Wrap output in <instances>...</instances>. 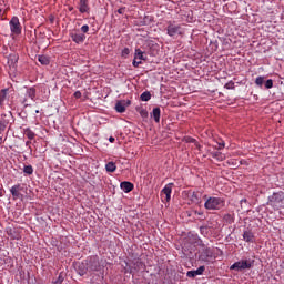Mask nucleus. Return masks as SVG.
Wrapping results in <instances>:
<instances>
[{"instance_id":"obj_39","label":"nucleus","mask_w":284,"mask_h":284,"mask_svg":"<svg viewBox=\"0 0 284 284\" xmlns=\"http://www.w3.org/2000/svg\"><path fill=\"white\" fill-rule=\"evenodd\" d=\"M225 148V142L219 143V146H215V150H223Z\"/></svg>"},{"instance_id":"obj_40","label":"nucleus","mask_w":284,"mask_h":284,"mask_svg":"<svg viewBox=\"0 0 284 284\" xmlns=\"http://www.w3.org/2000/svg\"><path fill=\"white\" fill-rule=\"evenodd\" d=\"M195 214H197V216H201V219H205V214L203 213V211H195Z\"/></svg>"},{"instance_id":"obj_45","label":"nucleus","mask_w":284,"mask_h":284,"mask_svg":"<svg viewBox=\"0 0 284 284\" xmlns=\"http://www.w3.org/2000/svg\"><path fill=\"white\" fill-rule=\"evenodd\" d=\"M30 143H32V142H30V141H27V142H26V145H30Z\"/></svg>"},{"instance_id":"obj_17","label":"nucleus","mask_w":284,"mask_h":284,"mask_svg":"<svg viewBox=\"0 0 284 284\" xmlns=\"http://www.w3.org/2000/svg\"><path fill=\"white\" fill-rule=\"evenodd\" d=\"M120 187L122 191L125 192V194H128L129 192H132V190H134V184H132L131 182L124 181V182H121Z\"/></svg>"},{"instance_id":"obj_35","label":"nucleus","mask_w":284,"mask_h":284,"mask_svg":"<svg viewBox=\"0 0 284 284\" xmlns=\"http://www.w3.org/2000/svg\"><path fill=\"white\" fill-rule=\"evenodd\" d=\"M226 90H234V81H230L225 84Z\"/></svg>"},{"instance_id":"obj_23","label":"nucleus","mask_w":284,"mask_h":284,"mask_svg":"<svg viewBox=\"0 0 284 284\" xmlns=\"http://www.w3.org/2000/svg\"><path fill=\"white\" fill-rule=\"evenodd\" d=\"M38 61L41 65H50V59L45 55H39Z\"/></svg>"},{"instance_id":"obj_16","label":"nucleus","mask_w":284,"mask_h":284,"mask_svg":"<svg viewBox=\"0 0 284 284\" xmlns=\"http://www.w3.org/2000/svg\"><path fill=\"white\" fill-rule=\"evenodd\" d=\"M17 63H19V54H17V53L10 54L9 58H8V65L10 68L16 69L17 68Z\"/></svg>"},{"instance_id":"obj_43","label":"nucleus","mask_w":284,"mask_h":284,"mask_svg":"<svg viewBox=\"0 0 284 284\" xmlns=\"http://www.w3.org/2000/svg\"><path fill=\"white\" fill-rule=\"evenodd\" d=\"M109 141H110V143H114V141H115L114 136H110Z\"/></svg>"},{"instance_id":"obj_28","label":"nucleus","mask_w":284,"mask_h":284,"mask_svg":"<svg viewBox=\"0 0 284 284\" xmlns=\"http://www.w3.org/2000/svg\"><path fill=\"white\" fill-rule=\"evenodd\" d=\"M224 221L225 223H229V225H232V223H234V214H230V213L225 214Z\"/></svg>"},{"instance_id":"obj_37","label":"nucleus","mask_w":284,"mask_h":284,"mask_svg":"<svg viewBox=\"0 0 284 284\" xmlns=\"http://www.w3.org/2000/svg\"><path fill=\"white\" fill-rule=\"evenodd\" d=\"M125 110V108H115V112H118V114H123Z\"/></svg>"},{"instance_id":"obj_18","label":"nucleus","mask_w":284,"mask_h":284,"mask_svg":"<svg viewBox=\"0 0 284 284\" xmlns=\"http://www.w3.org/2000/svg\"><path fill=\"white\" fill-rule=\"evenodd\" d=\"M134 59L138 61H148V55L141 49H135Z\"/></svg>"},{"instance_id":"obj_30","label":"nucleus","mask_w":284,"mask_h":284,"mask_svg":"<svg viewBox=\"0 0 284 284\" xmlns=\"http://www.w3.org/2000/svg\"><path fill=\"white\" fill-rule=\"evenodd\" d=\"M63 281H64L63 273H60L58 278L53 281L51 284H63Z\"/></svg>"},{"instance_id":"obj_25","label":"nucleus","mask_w":284,"mask_h":284,"mask_svg":"<svg viewBox=\"0 0 284 284\" xmlns=\"http://www.w3.org/2000/svg\"><path fill=\"white\" fill-rule=\"evenodd\" d=\"M131 104L132 102L130 100H122L116 102L115 108H125Z\"/></svg>"},{"instance_id":"obj_6","label":"nucleus","mask_w":284,"mask_h":284,"mask_svg":"<svg viewBox=\"0 0 284 284\" xmlns=\"http://www.w3.org/2000/svg\"><path fill=\"white\" fill-rule=\"evenodd\" d=\"M216 256H214V251L210 247L204 248L200 254V261H203V263H214Z\"/></svg>"},{"instance_id":"obj_41","label":"nucleus","mask_w":284,"mask_h":284,"mask_svg":"<svg viewBox=\"0 0 284 284\" xmlns=\"http://www.w3.org/2000/svg\"><path fill=\"white\" fill-rule=\"evenodd\" d=\"M73 97H74L75 99H81V91H75V92L73 93Z\"/></svg>"},{"instance_id":"obj_19","label":"nucleus","mask_w":284,"mask_h":284,"mask_svg":"<svg viewBox=\"0 0 284 284\" xmlns=\"http://www.w3.org/2000/svg\"><path fill=\"white\" fill-rule=\"evenodd\" d=\"M151 119H154L155 123L161 122V109L160 108H154L152 113H151Z\"/></svg>"},{"instance_id":"obj_15","label":"nucleus","mask_w":284,"mask_h":284,"mask_svg":"<svg viewBox=\"0 0 284 284\" xmlns=\"http://www.w3.org/2000/svg\"><path fill=\"white\" fill-rule=\"evenodd\" d=\"M70 37L74 43H83L85 41V34L83 33L71 32Z\"/></svg>"},{"instance_id":"obj_26","label":"nucleus","mask_w":284,"mask_h":284,"mask_svg":"<svg viewBox=\"0 0 284 284\" xmlns=\"http://www.w3.org/2000/svg\"><path fill=\"white\" fill-rule=\"evenodd\" d=\"M140 99L141 101H150L152 99V93L145 91L140 95Z\"/></svg>"},{"instance_id":"obj_29","label":"nucleus","mask_w":284,"mask_h":284,"mask_svg":"<svg viewBox=\"0 0 284 284\" xmlns=\"http://www.w3.org/2000/svg\"><path fill=\"white\" fill-rule=\"evenodd\" d=\"M136 111H138L139 114L142 116V119H148V115H149L148 109H141V108H139V109H136Z\"/></svg>"},{"instance_id":"obj_10","label":"nucleus","mask_w":284,"mask_h":284,"mask_svg":"<svg viewBox=\"0 0 284 284\" xmlns=\"http://www.w3.org/2000/svg\"><path fill=\"white\" fill-rule=\"evenodd\" d=\"M78 9L81 14L90 13V2L88 0H80Z\"/></svg>"},{"instance_id":"obj_12","label":"nucleus","mask_w":284,"mask_h":284,"mask_svg":"<svg viewBox=\"0 0 284 284\" xmlns=\"http://www.w3.org/2000/svg\"><path fill=\"white\" fill-rule=\"evenodd\" d=\"M88 272H90V266L88 265V261L85 260L79 264L78 273L80 274V276H85Z\"/></svg>"},{"instance_id":"obj_33","label":"nucleus","mask_w":284,"mask_h":284,"mask_svg":"<svg viewBox=\"0 0 284 284\" xmlns=\"http://www.w3.org/2000/svg\"><path fill=\"white\" fill-rule=\"evenodd\" d=\"M130 55V49L129 48H124L122 50L121 57H123L124 59H126Z\"/></svg>"},{"instance_id":"obj_32","label":"nucleus","mask_w":284,"mask_h":284,"mask_svg":"<svg viewBox=\"0 0 284 284\" xmlns=\"http://www.w3.org/2000/svg\"><path fill=\"white\" fill-rule=\"evenodd\" d=\"M265 88H266V90H271V88H274V81L272 79H268L265 82Z\"/></svg>"},{"instance_id":"obj_14","label":"nucleus","mask_w":284,"mask_h":284,"mask_svg":"<svg viewBox=\"0 0 284 284\" xmlns=\"http://www.w3.org/2000/svg\"><path fill=\"white\" fill-rule=\"evenodd\" d=\"M9 94L10 89H2L0 91V105H6L8 103Z\"/></svg>"},{"instance_id":"obj_9","label":"nucleus","mask_w":284,"mask_h":284,"mask_svg":"<svg viewBox=\"0 0 284 284\" xmlns=\"http://www.w3.org/2000/svg\"><path fill=\"white\" fill-rule=\"evenodd\" d=\"M90 272H99L101 265L99 264V257L93 256L87 260Z\"/></svg>"},{"instance_id":"obj_3","label":"nucleus","mask_w":284,"mask_h":284,"mask_svg":"<svg viewBox=\"0 0 284 284\" xmlns=\"http://www.w3.org/2000/svg\"><path fill=\"white\" fill-rule=\"evenodd\" d=\"M183 27L181 24H176L175 21H169L166 26V34L169 37H182Z\"/></svg>"},{"instance_id":"obj_38","label":"nucleus","mask_w":284,"mask_h":284,"mask_svg":"<svg viewBox=\"0 0 284 284\" xmlns=\"http://www.w3.org/2000/svg\"><path fill=\"white\" fill-rule=\"evenodd\" d=\"M192 201H199V193L196 192L192 193Z\"/></svg>"},{"instance_id":"obj_13","label":"nucleus","mask_w":284,"mask_h":284,"mask_svg":"<svg viewBox=\"0 0 284 284\" xmlns=\"http://www.w3.org/2000/svg\"><path fill=\"white\" fill-rule=\"evenodd\" d=\"M203 272H205V266H200L197 270H195V271H189L187 273H186V276L189 277V278H196V276H201V275H203Z\"/></svg>"},{"instance_id":"obj_2","label":"nucleus","mask_w":284,"mask_h":284,"mask_svg":"<svg viewBox=\"0 0 284 284\" xmlns=\"http://www.w3.org/2000/svg\"><path fill=\"white\" fill-rule=\"evenodd\" d=\"M205 210H223L225 207V199L223 197H207L204 203Z\"/></svg>"},{"instance_id":"obj_24","label":"nucleus","mask_w":284,"mask_h":284,"mask_svg":"<svg viewBox=\"0 0 284 284\" xmlns=\"http://www.w3.org/2000/svg\"><path fill=\"white\" fill-rule=\"evenodd\" d=\"M106 172H116V163L109 162L105 164Z\"/></svg>"},{"instance_id":"obj_47","label":"nucleus","mask_w":284,"mask_h":284,"mask_svg":"<svg viewBox=\"0 0 284 284\" xmlns=\"http://www.w3.org/2000/svg\"><path fill=\"white\" fill-rule=\"evenodd\" d=\"M118 12H119V14H121V12H122L121 9H119Z\"/></svg>"},{"instance_id":"obj_11","label":"nucleus","mask_w":284,"mask_h":284,"mask_svg":"<svg viewBox=\"0 0 284 284\" xmlns=\"http://www.w3.org/2000/svg\"><path fill=\"white\" fill-rule=\"evenodd\" d=\"M21 190H23V187H21V184H16L10 189V193L14 200L23 199V194H21Z\"/></svg>"},{"instance_id":"obj_4","label":"nucleus","mask_w":284,"mask_h":284,"mask_svg":"<svg viewBox=\"0 0 284 284\" xmlns=\"http://www.w3.org/2000/svg\"><path fill=\"white\" fill-rule=\"evenodd\" d=\"M252 267H254V261L242 260L231 265L230 270H234L235 272H243V270H252Z\"/></svg>"},{"instance_id":"obj_1","label":"nucleus","mask_w":284,"mask_h":284,"mask_svg":"<svg viewBox=\"0 0 284 284\" xmlns=\"http://www.w3.org/2000/svg\"><path fill=\"white\" fill-rule=\"evenodd\" d=\"M267 205L274 210H283L284 207V192L273 193L268 196Z\"/></svg>"},{"instance_id":"obj_34","label":"nucleus","mask_w":284,"mask_h":284,"mask_svg":"<svg viewBox=\"0 0 284 284\" xmlns=\"http://www.w3.org/2000/svg\"><path fill=\"white\" fill-rule=\"evenodd\" d=\"M81 32H83V34H88V32H90V27L88 24L82 26Z\"/></svg>"},{"instance_id":"obj_27","label":"nucleus","mask_w":284,"mask_h":284,"mask_svg":"<svg viewBox=\"0 0 284 284\" xmlns=\"http://www.w3.org/2000/svg\"><path fill=\"white\" fill-rule=\"evenodd\" d=\"M23 172L24 174H28L29 176L34 174V168H32V165H24L23 168Z\"/></svg>"},{"instance_id":"obj_46","label":"nucleus","mask_w":284,"mask_h":284,"mask_svg":"<svg viewBox=\"0 0 284 284\" xmlns=\"http://www.w3.org/2000/svg\"><path fill=\"white\" fill-rule=\"evenodd\" d=\"M196 148H197L199 150H201V145H200V144H196Z\"/></svg>"},{"instance_id":"obj_20","label":"nucleus","mask_w":284,"mask_h":284,"mask_svg":"<svg viewBox=\"0 0 284 284\" xmlns=\"http://www.w3.org/2000/svg\"><path fill=\"white\" fill-rule=\"evenodd\" d=\"M243 240L246 243H254V233H252V231H244Z\"/></svg>"},{"instance_id":"obj_5","label":"nucleus","mask_w":284,"mask_h":284,"mask_svg":"<svg viewBox=\"0 0 284 284\" xmlns=\"http://www.w3.org/2000/svg\"><path fill=\"white\" fill-rule=\"evenodd\" d=\"M34 99H37V89L29 88L26 92L24 99L22 100V104L24 108L34 105Z\"/></svg>"},{"instance_id":"obj_7","label":"nucleus","mask_w":284,"mask_h":284,"mask_svg":"<svg viewBox=\"0 0 284 284\" xmlns=\"http://www.w3.org/2000/svg\"><path fill=\"white\" fill-rule=\"evenodd\" d=\"M9 26L12 34H21L22 28L18 17L11 18Z\"/></svg>"},{"instance_id":"obj_44","label":"nucleus","mask_w":284,"mask_h":284,"mask_svg":"<svg viewBox=\"0 0 284 284\" xmlns=\"http://www.w3.org/2000/svg\"><path fill=\"white\" fill-rule=\"evenodd\" d=\"M1 143H3V138L0 136V145H1Z\"/></svg>"},{"instance_id":"obj_36","label":"nucleus","mask_w":284,"mask_h":284,"mask_svg":"<svg viewBox=\"0 0 284 284\" xmlns=\"http://www.w3.org/2000/svg\"><path fill=\"white\" fill-rule=\"evenodd\" d=\"M141 63H143V62H141V60H136L135 58L133 59V62H132V65H133V68H139L140 65H141Z\"/></svg>"},{"instance_id":"obj_22","label":"nucleus","mask_w":284,"mask_h":284,"mask_svg":"<svg viewBox=\"0 0 284 284\" xmlns=\"http://www.w3.org/2000/svg\"><path fill=\"white\" fill-rule=\"evenodd\" d=\"M211 156H212L213 159H216V161H225V154H223V153H221V152H219V151L212 152V153H211Z\"/></svg>"},{"instance_id":"obj_8","label":"nucleus","mask_w":284,"mask_h":284,"mask_svg":"<svg viewBox=\"0 0 284 284\" xmlns=\"http://www.w3.org/2000/svg\"><path fill=\"white\" fill-rule=\"evenodd\" d=\"M172 187H174V183L166 184L162 191H161V199L163 201H166V203H170V200L172 199Z\"/></svg>"},{"instance_id":"obj_21","label":"nucleus","mask_w":284,"mask_h":284,"mask_svg":"<svg viewBox=\"0 0 284 284\" xmlns=\"http://www.w3.org/2000/svg\"><path fill=\"white\" fill-rule=\"evenodd\" d=\"M23 134H24V136H27V139H29V141L34 140V136H37L34 131H32L30 128L24 129Z\"/></svg>"},{"instance_id":"obj_31","label":"nucleus","mask_w":284,"mask_h":284,"mask_svg":"<svg viewBox=\"0 0 284 284\" xmlns=\"http://www.w3.org/2000/svg\"><path fill=\"white\" fill-rule=\"evenodd\" d=\"M264 81H265V78H264V77H261V75L255 79V83H256L260 88L263 85Z\"/></svg>"},{"instance_id":"obj_42","label":"nucleus","mask_w":284,"mask_h":284,"mask_svg":"<svg viewBox=\"0 0 284 284\" xmlns=\"http://www.w3.org/2000/svg\"><path fill=\"white\" fill-rule=\"evenodd\" d=\"M189 142H190V143H196V140L193 139V138H189Z\"/></svg>"}]
</instances>
